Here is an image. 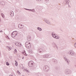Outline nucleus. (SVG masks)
Here are the masks:
<instances>
[{"label": "nucleus", "instance_id": "obj_7", "mask_svg": "<svg viewBox=\"0 0 76 76\" xmlns=\"http://www.w3.org/2000/svg\"><path fill=\"white\" fill-rule=\"evenodd\" d=\"M69 54L70 56H74L75 55V52L72 51L70 50L69 52Z\"/></svg>", "mask_w": 76, "mask_h": 76}, {"label": "nucleus", "instance_id": "obj_16", "mask_svg": "<svg viewBox=\"0 0 76 76\" xmlns=\"http://www.w3.org/2000/svg\"><path fill=\"white\" fill-rule=\"evenodd\" d=\"M7 49H8L9 51H10V50H12V48L11 47H10L9 46H7Z\"/></svg>", "mask_w": 76, "mask_h": 76}, {"label": "nucleus", "instance_id": "obj_6", "mask_svg": "<svg viewBox=\"0 0 76 76\" xmlns=\"http://www.w3.org/2000/svg\"><path fill=\"white\" fill-rule=\"evenodd\" d=\"M26 46L27 48H30L31 47V44L30 43H29L28 44H26Z\"/></svg>", "mask_w": 76, "mask_h": 76}, {"label": "nucleus", "instance_id": "obj_37", "mask_svg": "<svg viewBox=\"0 0 76 76\" xmlns=\"http://www.w3.org/2000/svg\"><path fill=\"white\" fill-rule=\"evenodd\" d=\"M0 32H2V33H3V31H2V30H1V31H0Z\"/></svg>", "mask_w": 76, "mask_h": 76}, {"label": "nucleus", "instance_id": "obj_40", "mask_svg": "<svg viewBox=\"0 0 76 76\" xmlns=\"http://www.w3.org/2000/svg\"><path fill=\"white\" fill-rule=\"evenodd\" d=\"M15 50L16 52V51H17V50H16V49H15Z\"/></svg>", "mask_w": 76, "mask_h": 76}, {"label": "nucleus", "instance_id": "obj_8", "mask_svg": "<svg viewBox=\"0 0 76 76\" xmlns=\"http://www.w3.org/2000/svg\"><path fill=\"white\" fill-rule=\"evenodd\" d=\"M51 35L53 38H56V34H54V32H52L51 33Z\"/></svg>", "mask_w": 76, "mask_h": 76}, {"label": "nucleus", "instance_id": "obj_22", "mask_svg": "<svg viewBox=\"0 0 76 76\" xmlns=\"http://www.w3.org/2000/svg\"><path fill=\"white\" fill-rule=\"evenodd\" d=\"M60 38V37L58 36H57V35H56V37L55 38L56 39H59Z\"/></svg>", "mask_w": 76, "mask_h": 76}, {"label": "nucleus", "instance_id": "obj_31", "mask_svg": "<svg viewBox=\"0 0 76 76\" xmlns=\"http://www.w3.org/2000/svg\"><path fill=\"white\" fill-rule=\"evenodd\" d=\"M25 10H28L29 11H30V10H31L30 9H26V8H25Z\"/></svg>", "mask_w": 76, "mask_h": 76}, {"label": "nucleus", "instance_id": "obj_30", "mask_svg": "<svg viewBox=\"0 0 76 76\" xmlns=\"http://www.w3.org/2000/svg\"><path fill=\"white\" fill-rule=\"evenodd\" d=\"M57 72H60V69L57 68Z\"/></svg>", "mask_w": 76, "mask_h": 76}, {"label": "nucleus", "instance_id": "obj_34", "mask_svg": "<svg viewBox=\"0 0 76 76\" xmlns=\"http://www.w3.org/2000/svg\"><path fill=\"white\" fill-rule=\"evenodd\" d=\"M26 72H27V73H29V71H28V70H26Z\"/></svg>", "mask_w": 76, "mask_h": 76}, {"label": "nucleus", "instance_id": "obj_41", "mask_svg": "<svg viewBox=\"0 0 76 76\" xmlns=\"http://www.w3.org/2000/svg\"><path fill=\"white\" fill-rule=\"evenodd\" d=\"M58 72V73H59V72Z\"/></svg>", "mask_w": 76, "mask_h": 76}, {"label": "nucleus", "instance_id": "obj_15", "mask_svg": "<svg viewBox=\"0 0 76 76\" xmlns=\"http://www.w3.org/2000/svg\"><path fill=\"white\" fill-rule=\"evenodd\" d=\"M10 15L11 16H14V13H13V11H11Z\"/></svg>", "mask_w": 76, "mask_h": 76}, {"label": "nucleus", "instance_id": "obj_1", "mask_svg": "<svg viewBox=\"0 0 76 76\" xmlns=\"http://www.w3.org/2000/svg\"><path fill=\"white\" fill-rule=\"evenodd\" d=\"M49 69V67L47 65H45L43 67V70L45 72H48Z\"/></svg>", "mask_w": 76, "mask_h": 76}, {"label": "nucleus", "instance_id": "obj_42", "mask_svg": "<svg viewBox=\"0 0 76 76\" xmlns=\"http://www.w3.org/2000/svg\"><path fill=\"white\" fill-rule=\"evenodd\" d=\"M75 67H76V65H75Z\"/></svg>", "mask_w": 76, "mask_h": 76}, {"label": "nucleus", "instance_id": "obj_10", "mask_svg": "<svg viewBox=\"0 0 76 76\" xmlns=\"http://www.w3.org/2000/svg\"><path fill=\"white\" fill-rule=\"evenodd\" d=\"M44 20L46 23H48V24H50V23L49 22V21H48V20L47 19H44Z\"/></svg>", "mask_w": 76, "mask_h": 76}, {"label": "nucleus", "instance_id": "obj_43", "mask_svg": "<svg viewBox=\"0 0 76 76\" xmlns=\"http://www.w3.org/2000/svg\"><path fill=\"white\" fill-rule=\"evenodd\" d=\"M68 0V1H69V0Z\"/></svg>", "mask_w": 76, "mask_h": 76}, {"label": "nucleus", "instance_id": "obj_9", "mask_svg": "<svg viewBox=\"0 0 76 76\" xmlns=\"http://www.w3.org/2000/svg\"><path fill=\"white\" fill-rule=\"evenodd\" d=\"M18 28L20 29H22V28H23V26L21 24H20L18 25Z\"/></svg>", "mask_w": 76, "mask_h": 76}, {"label": "nucleus", "instance_id": "obj_11", "mask_svg": "<svg viewBox=\"0 0 76 76\" xmlns=\"http://www.w3.org/2000/svg\"><path fill=\"white\" fill-rule=\"evenodd\" d=\"M64 3H65V4H68V5H69V2H68L67 0H65L64 2Z\"/></svg>", "mask_w": 76, "mask_h": 76}, {"label": "nucleus", "instance_id": "obj_13", "mask_svg": "<svg viewBox=\"0 0 76 76\" xmlns=\"http://www.w3.org/2000/svg\"><path fill=\"white\" fill-rule=\"evenodd\" d=\"M0 4L1 5H4V4H5V3L4 1H0Z\"/></svg>", "mask_w": 76, "mask_h": 76}, {"label": "nucleus", "instance_id": "obj_25", "mask_svg": "<svg viewBox=\"0 0 76 76\" xmlns=\"http://www.w3.org/2000/svg\"><path fill=\"white\" fill-rule=\"evenodd\" d=\"M15 64L16 65V66H18V62L16 61H15Z\"/></svg>", "mask_w": 76, "mask_h": 76}, {"label": "nucleus", "instance_id": "obj_17", "mask_svg": "<svg viewBox=\"0 0 76 76\" xmlns=\"http://www.w3.org/2000/svg\"><path fill=\"white\" fill-rule=\"evenodd\" d=\"M37 29L38 30H39V31H42V28H40L39 27H37Z\"/></svg>", "mask_w": 76, "mask_h": 76}, {"label": "nucleus", "instance_id": "obj_23", "mask_svg": "<svg viewBox=\"0 0 76 76\" xmlns=\"http://www.w3.org/2000/svg\"><path fill=\"white\" fill-rule=\"evenodd\" d=\"M6 64L7 66H9V65H10L9 63V62H7L6 63Z\"/></svg>", "mask_w": 76, "mask_h": 76}, {"label": "nucleus", "instance_id": "obj_36", "mask_svg": "<svg viewBox=\"0 0 76 76\" xmlns=\"http://www.w3.org/2000/svg\"><path fill=\"white\" fill-rule=\"evenodd\" d=\"M45 1H49V0H45Z\"/></svg>", "mask_w": 76, "mask_h": 76}, {"label": "nucleus", "instance_id": "obj_5", "mask_svg": "<svg viewBox=\"0 0 76 76\" xmlns=\"http://www.w3.org/2000/svg\"><path fill=\"white\" fill-rule=\"evenodd\" d=\"M65 72L66 74L68 75V74H70V73H71V71L68 69H65Z\"/></svg>", "mask_w": 76, "mask_h": 76}, {"label": "nucleus", "instance_id": "obj_35", "mask_svg": "<svg viewBox=\"0 0 76 76\" xmlns=\"http://www.w3.org/2000/svg\"><path fill=\"white\" fill-rule=\"evenodd\" d=\"M19 75H20V72H19L18 73Z\"/></svg>", "mask_w": 76, "mask_h": 76}, {"label": "nucleus", "instance_id": "obj_33", "mask_svg": "<svg viewBox=\"0 0 76 76\" xmlns=\"http://www.w3.org/2000/svg\"><path fill=\"white\" fill-rule=\"evenodd\" d=\"M42 0H37L38 1H41Z\"/></svg>", "mask_w": 76, "mask_h": 76}, {"label": "nucleus", "instance_id": "obj_39", "mask_svg": "<svg viewBox=\"0 0 76 76\" xmlns=\"http://www.w3.org/2000/svg\"><path fill=\"white\" fill-rule=\"evenodd\" d=\"M24 58V57H23L22 58V59H23Z\"/></svg>", "mask_w": 76, "mask_h": 76}, {"label": "nucleus", "instance_id": "obj_2", "mask_svg": "<svg viewBox=\"0 0 76 76\" xmlns=\"http://www.w3.org/2000/svg\"><path fill=\"white\" fill-rule=\"evenodd\" d=\"M18 35V32L15 31L11 34V37L12 38H15Z\"/></svg>", "mask_w": 76, "mask_h": 76}, {"label": "nucleus", "instance_id": "obj_24", "mask_svg": "<svg viewBox=\"0 0 76 76\" xmlns=\"http://www.w3.org/2000/svg\"><path fill=\"white\" fill-rule=\"evenodd\" d=\"M1 15L2 17V18H4V14H3V13H1Z\"/></svg>", "mask_w": 76, "mask_h": 76}, {"label": "nucleus", "instance_id": "obj_29", "mask_svg": "<svg viewBox=\"0 0 76 76\" xmlns=\"http://www.w3.org/2000/svg\"><path fill=\"white\" fill-rule=\"evenodd\" d=\"M23 54H25L24 55L25 56H28V55H27V54H26V53H23Z\"/></svg>", "mask_w": 76, "mask_h": 76}, {"label": "nucleus", "instance_id": "obj_26", "mask_svg": "<svg viewBox=\"0 0 76 76\" xmlns=\"http://www.w3.org/2000/svg\"><path fill=\"white\" fill-rule=\"evenodd\" d=\"M30 10H30L29 11H31V12H35V10L34 9H33V10L30 9Z\"/></svg>", "mask_w": 76, "mask_h": 76}, {"label": "nucleus", "instance_id": "obj_20", "mask_svg": "<svg viewBox=\"0 0 76 76\" xmlns=\"http://www.w3.org/2000/svg\"><path fill=\"white\" fill-rule=\"evenodd\" d=\"M19 44V42H15V45L16 46H18V45Z\"/></svg>", "mask_w": 76, "mask_h": 76}, {"label": "nucleus", "instance_id": "obj_14", "mask_svg": "<svg viewBox=\"0 0 76 76\" xmlns=\"http://www.w3.org/2000/svg\"><path fill=\"white\" fill-rule=\"evenodd\" d=\"M50 57H51V56H50V55H48V54H46V58H50Z\"/></svg>", "mask_w": 76, "mask_h": 76}, {"label": "nucleus", "instance_id": "obj_32", "mask_svg": "<svg viewBox=\"0 0 76 76\" xmlns=\"http://www.w3.org/2000/svg\"><path fill=\"white\" fill-rule=\"evenodd\" d=\"M74 46L75 47V48H76V43H75Z\"/></svg>", "mask_w": 76, "mask_h": 76}, {"label": "nucleus", "instance_id": "obj_12", "mask_svg": "<svg viewBox=\"0 0 76 76\" xmlns=\"http://www.w3.org/2000/svg\"><path fill=\"white\" fill-rule=\"evenodd\" d=\"M27 40L28 41H30L31 40V36H28L27 38Z\"/></svg>", "mask_w": 76, "mask_h": 76}, {"label": "nucleus", "instance_id": "obj_3", "mask_svg": "<svg viewBox=\"0 0 76 76\" xmlns=\"http://www.w3.org/2000/svg\"><path fill=\"white\" fill-rule=\"evenodd\" d=\"M64 58L67 64H70V61L69 59H67L66 57H64Z\"/></svg>", "mask_w": 76, "mask_h": 76}, {"label": "nucleus", "instance_id": "obj_19", "mask_svg": "<svg viewBox=\"0 0 76 76\" xmlns=\"http://www.w3.org/2000/svg\"><path fill=\"white\" fill-rule=\"evenodd\" d=\"M29 53H32V50L31 49H30L29 50Z\"/></svg>", "mask_w": 76, "mask_h": 76}, {"label": "nucleus", "instance_id": "obj_38", "mask_svg": "<svg viewBox=\"0 0 76 76\" xmlns=\"http://www.w3.org/2000/svg\"><path fill=\"white\" fill-rule=\"evenodd\" d=\"M17 73H19V71H17Z\"/></svg>", "mask_w": 76, "mask_h": 76}, {"label": "nucleus", "instance_id": "obj_18", "mask_svg": "<svg viewBox=\"0 0 76 76\" xmlns=\"http://www.w3.org/2000/svg\"><path fill=\"white\" fill-rule=\"evenodd\" d=\"M38 51L39 53H41L42 51V50L41 48H39L38 49Z\"/></svg>", "mask_w": 76, "mask_h": 76}, {"label": "nucleus", "instance_id": "obj_4", "mask_svg": "<svg viewBox=\"0 0 76 76\" xmlns=\"http://www.w3.org/2000/svg\"><path fill=\"white\" fill-rule=\"evenodd\" d=\"M33 62V61H31L28 62V65L29 67H32V66H33V64H34Z\"/></svg>", "mask_w": 76, "mask_h": 76}, {"label": "nucleus", "instance_id": "obj_28", "mask_svg": "<svg viewBox=\"0 0 76 76\" xmlns=\"http://www.w3.org/2000/svg\"><path fill=\"white\" fill-rule=\"evenodd\" d=\"M54 44H55V46H56L57 49H58V47L57 46V45L56 44H55V43H54Z\"/></svg>", "mask_w": 76, "mask_h": 76}, {"label": "nucleus", "instance_id": "obj_27", "mask_svg": "<svg viewBox=\"0 0 76 76\" xmlns=\"http://www.w3.org/2000/svg\"><path fill=\"white\" fill-rule=\"evenodd\" d=\"M43 58H46V54L43 55Z\"/></svg>", "mask_w": 76, "mask_h": 76}, {"label": "nucleus", "instance_id": "obj_21", "mask_svg": "<svg viewBox=\"0 0 76 76\" xmlns=\"http://www.w3.org/2000/svg\"><path fill=\"white\" fill-rule=\"evenodd\" d=\"M18 46H19V47H21L22 46V44L20 43V42H18Z\"/></svg>", "mask_w": 76, "mask_h": 76}]
</instances>
